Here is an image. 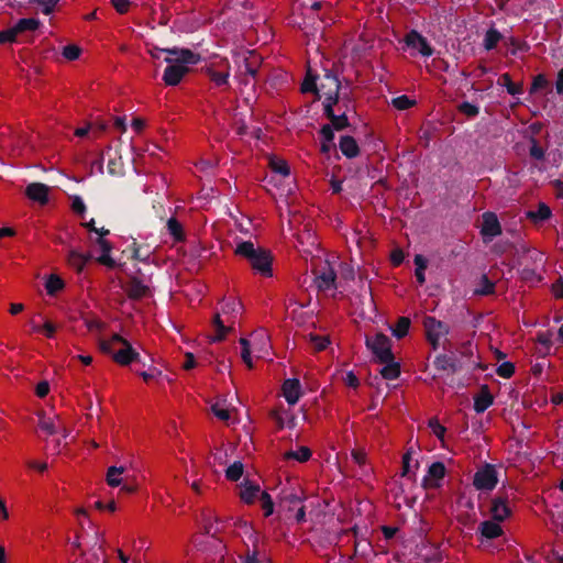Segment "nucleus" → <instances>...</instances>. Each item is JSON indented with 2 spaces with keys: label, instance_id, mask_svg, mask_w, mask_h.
Masks as SVG:
<instances>
[{
  "label": "nucleus",
  "instance_id": "nucleus-1",
  "mask_svg": "<svg viewBox=\"0 0 563 563\" xmlns=\"http://www.w3.org/2000/svg\"><path fill=\"white\" fill-rule=\"evenodd\" d=\"M100 350L111 355L112 360L121 366H128L140 360V353L133 349L126 339L118 333H114L110 340L101 341Z\"/></svg>",
  "mask_w": 563,
  "mask_h": 563
},
{
  "label": "nucleus",
  "instance_id": "nucleus-2",
  "mask_svg": "<svg viewBox=\"0 0 563 563\" xmlns=\"http://www.w3.org/2000/svg\"><path fill=\"white\" fill-rule=\"evenodd\" d=\"M235 253L245 257L252 268L261 275L265 277L273 276V256L269 251L262 247L256 249L251 241H243L238 244Z\"/></svg>",
  "mask_w": 563,
  "mask_h": 563
},
{
  "label": "nucleus",
  "instance_id": "nucleus-3",
  "mask_svg": "<svg viewBox=\"0 0 563 563\" xmlns=\"http://www.w3.org/2000/svg\"><path fill=\"white\" fill-rule=\"evenodd\" d=\"M365 345L375 355L378 362L393 361L391 340L384 333L366 336Z\"/></svg>",
  "mask_w": 563,
  "mask_h": 563
},
{
  "label": "nucleus",
  "instance_id": "nucleus-4",
  "mask_svg": "<svg viewBox=\"0 0 563 563\" xmlns=\"http://www.w3.org/2000/svg\"><path fill=\"white\" fill-rule=\"evenodd\" d=\"M497 483V471L492 464L478 468L473 477V485L477 490H493Z\"/></svg>",
  "mask_w": 563,
  "mask_h": 563
},
{
  "label": "nucleus",
  "instance_id": "nucleus-5",
  "mask_svg": "<svg viewBox=\"0 0 563 563\" xmlns=\"http://www.w3.org/2000/svg\"><path fill=\"white\" fill-rule=\"evenodd\" d=\"M314 285L320 291L336 289V273L331 264L327 261L320 268L313 271Z\"/></svg>",
  "mask_w": 563,
  "mask_h": 563
},
{
  "label": "nucleus",
  "instance_id": "nucleus-6",
  "mask_svg": "<svg viewBox=\"0 0 563 563\" xmlns=\"http://www.w3.org/2000/svg\"><path fill=\"white\" fill-rule=\"evenodd\" d=\"M163 52L169 55L165 58L166 63H175L189 67V65H197L201 60V56L189 48L174 47L163 49Z\"/></svg>",
  "mask_w": 563,
  "mask_h": 563
},
{
  "label": "nucleus",
  "instance_id": "nucleus-7",
  "mask_svg": "<svg viewBox=\"0 0 563 563\" xmlns=\"http://www.w3.org/2000/svg\"><path fill=\"white\" fill-rule=\"evenodd\" d=\"M319 87V95L325 98H340L341 81L331 70H325Z\"/></svg>",
  "mask_w": 563,
  "mask_h": 563
},
{
  "label": "nucleus",
  "instance_id": "nucleus-8",
  "mask_svg": "<svg viewBox=\"0 0 563 563\" xmlns=\"http://www.w3.org/2000/svg\"><path fill=\"white\" fill-rule=\"evenodd\" d=\"M404 41L408 47L418 49L423 57H430L434 53L428 40L416 30L409 31Z\"/></svg>",
  "mask_w": 563,
  "mask_h": 563
},
{
  "label": "nucleus",
  "instance_id": "nucleus-9",
  "mask_svg": "<svg viewBox=\"0 0 563 563\" xmlns=\"http://www.w3.org/2000/svg\"><path fill=\"white\" fill-rule=\"evenodd\" d=\"M501 225L494 212L487 211L483 214V223L481 228V234L484 240H492L501 234Z\"/></svg>",
  "mask_w": 563,
  "mask_h": 563
},
{
  "label": "nucleus",
  "instance_id": "nucleus-10",
  "mask_svg": "<svg viewBox=\"0 0 563 563\" xmlns=\"http://www.w3.org/2000/svg\"><path fill=\"white\" fill-rule=\"evenodd\" d=\"M189 73V67L186 65L168 63L163 74V81L167 86H177L184 76Z\"/></svg>",
  "mask_w": 563,
  "mask_h": 563
},
{
  "label": "nucleus",
  "instance_id": "nucleus-11",
  "mask_svg": "<svg viewBox=\"0 0 563 563\" xmlns=\"http://www.w3.org/2000/svg\"><path fill=\"white\" fill-rule=\"evenodd\" d=\"M283 395L288 405H296L301 397V385L297 378H288L283 383L282 386Z\"/></svg>",
  "mask_w": 563,
  "mask_h": 563
},
{
  "label": "nucleus",
  "instance_id": "nucleus-12",
  "mask_svg": "<svg viewBox=\"0 0 563 563\" xmlns=\"http://www.w3.org/2000/svg\"><path fill=\"white\" fill-rule=\"evenodd\" d=\"M423 327L426 330V334L435 338L441 339L442 336H445L450 332V327L440 321L437 320L434 317H426L423 319Z\"/></svg>",
  "mask_w": 563,
  "mask_h": 563
},
{
  "label": "nucleus",
  "instance_id": "nucleus-13",
  "mask_svg": "<svg viewBox=\"0 0 563 563\" xmlns=\"http://www.w3.org/2000/svg\"><path fill=\"white\" fill-rule=\"evenodd\" d=\"M490 512L495 521H504L510 516L507 496L498 495L492 501Z\"/></svg>",
  "mask_w": 563,
  "mask_h": 563
},
{
  "label": "nucleus",
  "instance_id": "nucleus-14",
  "mask_svg": "<svg viewBox=\"0 0 563 563\" xmlns=\"http://www.w3.org/2000/svg\"><path fill=\"white\" fill-rule=\"evenodd\" d=\"M434 367L440 371H450L451 373H457L462 369L461 362L456 358V356L448 355V354H439L435 356L433 361Z\"/></svg>",
  "mask_w": 563,
  "mask_h": 563
},
{
  "label": "nucleus",
  "instance_id": "nucleus-15",
  "mask_svg": "<svg viewBox=\"0 0 563 563\" xmlns=\"http://www.w3.org/2000/svg\"><path fill=\"white\" fill-rule=\"evenodd\" d=\"M260 65V57L254 52H247V56H244L242 64L239 65V74L255 78L258 73Z\"/></svg>",
  "mask_w": 563,
  "mask_h": 563
},
{
  "label": "nucleus",
  "instance_id": "nucleus-16",
  "mask_svg": "<svg viewBox=\"0 0 563 563\" xmlns=\"http://www.w3.org/2000/svg\"><path fill=\"white\" fill-rule=\"evenodd\" d=\"M48 186L42 183H32L27 185L25 195L29 199L45 205L48 201Z\"/></svg>",
  "mask_w": 563,
  "mask_h": 563
},
{
  "label": "nucleus",
  "instance_id": "nucleus-17",
  "mask_svg": "<svg viewBox=\"0 0 563 563\" xmlns=\"http://www.w3.org/2000/svg\"><path fill=\"white\" fill-rule=\"evenodd\" d=\"M494 404V396L492 395L489 387L483 385L477 395L474 396V410L477 413H483Z\"/></svg>",
  "mask_w": 563,
  "mask_h": 563
},
{
  "label": "nucleus",
  "instance_id": "nucleus-18",
  "mask_svg": "<svg viewBox=\"0 0 563 563\" xmlns=\"http://www.w3.org/2000/svg\"><path fill=\"white\" fill-rule=\"evenodd\" d=\"M126 294L133 300H140L150 294V288L137 277H133L126 285Z\"/></svg>",
  "mask_w": 563,
  "mask_h": 563
},
{
  "label": "nucleus",
  "instance_id": "nucleus-19",
  "mask_svg": "<svg viewBox=\"0 0 563 563\" xmlns=\"http://www.w3.org/2000/svg\"><path fill=\"white\" fill-rule=\"evenodd\" d=\"M96 243L100 246L101 255L97 258V262L108 268H114L117 266L115 261L110 256L112 245L109 241L102 238H97Z\"/></svg>",
  "mask_w": 563,
  "mask_h": 563
},
{
  "label": "nucleus",
  "instance_id": "nucleus-20",
  "mask_svg": "<svg viewBox=\"0 0 563 563\" xmlns=\"http://www.w3.org/2000/svg\"><path fill=\"white\" fill-rule=\"evenodd\" d=\"M339 147L346 158H354L360 154V147L356 140L351 135L340 137Z\"/></svg>",
  "mask_w": 563,
  "mask_h": 563
},
{
  "label": "nucleus",
  "instance_id": "nucleus-21",
  "mask_svg": "<svg viewBox=\"0 0 563 563\" xmlns=\"http://www.w3.org/2000/svg\"><path fill=\"white\" fill-rule=\"evenodd\" d=\"M481 536L485 539L493 540L500 537L504 533L503 528L496 521L486 520L479 526Z\"/></svg>",
  "mask_w": 563,
  "mask_h": 563
},
{
  "label": "nucleus",
  "instance_id": "nucleus-22",
  "mask_svg": "<svg viewBox=\"0 0 563 563\" xmlns=\"http://www.w3.org/2000/svg\"><path fill=\"white\" fill-rule=\"evenodd\" d=\"M261 493L260 485L251 483L249 479H245L242 483V489L240 492L241 499L246 504H253Z\"/></svg>",
  "mask_w": 563,
  "mask_h": 563
},
{
  "label": "nucleus",
  "instance_id": "nucleus-23",
  "mask_svg": "<svg viewBox=\"0 0 563 563\" xmlns=\"http://www.w3.org/2000/svg\"><path fill=\"white\" fill-rule=\"evenodd\" d=\"M212 324L216 329V334L210 339L211 342L223 341L227 334L233 330L232 324H224V321L221 319V314L219 312L214 314Z\"/></svg>",
  "mask_w": 563,
  "mask_h": 563
},
{
  "label": "nucleus",
  "instance_id": "nucleus-24",
  "mask_svg": "<svg viewBox=\"0 0 563 563\" xmlns=\"http://www.w3.org/2000/svg\"><path fill=\"white\" fill-rule=\"evenodd\" d=\"M221 311L227 316V322L233 324L236 316L242 311V303L231 298L222 305Z\"/></svg>",
  "mask_w": 563,
  "mask_h": 563
},
{
  "label": "nucleus",
  "instance_id": "nucleus-25",
  "mask_svg": "<svg viewBox=\"0 0 563 563\" xmlns=\"http://www.w3.org/2000/svg\"><path fill=\"white\" fill-rule=\"evenodd\" d=\"M445 475V466L442 462H433L428 468V475L423 478V484L427 485L429 479H433L435 482L442 479ZM431 486L438 487L439 484L434 483Z\"/></svg>",
  "mask_w": 563,
  "mask_h": 563
},
{
  "label": "nucleus",
  "instance_id": "nucleus-26",
  "mask_svg": "<svg viewBox=\"0 0 563 563\" xmlns=\"http://www.w3.org/2000/svg\"><path fill=\"white\" fill-rule=\"evenodd\" d=\"M92 256L87 253H80L78 251L71 250L68 255V263L73 266L77 272H81L86 264L90 262Z\"/></svg>",
  "mask_w": 563,
  "mask_h": 563
},
{
  "label": "nucleus",
  "instance_id": "nucleus-27",
  "mask_svg": "<svg viewBox=\"0 0 563 563\" xmlns=\"http://www.w3.org/2000/svg\"><path fill=\"white\" fill-rule=\"evenodd\" d=\"M380 363L385 364L380 369V375L383 376V378L393 380L399 377L400 365L398 362L395 361V357L393 358V361H386Z\"/></svg>",
  "mask_w": 563,
  "mask_h": 563
},
{
  "label": "nucleus",
  "instance_id": "nucleus-28",
  "mask_svg": "<svg viewBox=\"0 0 563 563\" xmlns=\"http://www.w3.org/2000/svg\"><path fill=\"white\" fill-rule=\"evenodd\" d=\"M41 21L35 18H23L20 19L14 25V31L19 34H22L27 31H35L40 27Z\"/></svg>",
  "mask_w": 563,
  "mask_h": 563
},
{
  "label": "nucleus",
  "instance_id": "nucleus-29",
  "mask_svg": "<svg viewBox=\"0 0 563 563\" xmlns=\"http://www.w3.org/2000/svg\"><path fill=\"white\" fill-rule=\"evenodd\" d=\"M495 294V283L486 274L479 278L478 286L474 289L475 296H489Z\"/></svg>",
  "mask_w": 563,
  "mask_h": 563
},
{
  "label": "nucleus",
  "instance_id": "nucleus-30",
  "mask_svg": "<svg viewBox=\"0 0 563 563\" xmlns=\"http://www.w3.org/2000/svg\"><path fill=\"white\" fill-rule=\"evenodd\" d=\"M497 84L505 87L507 92L511 96L522 93V86L519 84H515L511 79V76L508 73L503 74L499 77Z\"/></svg>",
  "mask_w": 563,
  "mask_h": 563
},
{
  "label": "nucleus",
  "instance_id": "nucleus-31",
  "mask_svg": "<svg viewBox=\"0 0 563 563\" xmlns=\"http://www.w3.org/2000/svg\"><path fill=\"white\" fill-rule=\"evenodd\" d=\"M501 38V33L497 29L490 27L485 33L483 46L486 51H492L497 46Z\"/></svg>",
  "mask_w": 563,
  "mask_h": 563
},
{
  "label": "nucleus",
  "instance_id": "nucleus-32",
  "mask_svg": "<svg viewBox=\"0 0 563 563\" xmlns=\"http://www.w3.org/2000/svg\"><path fill=\"white\" fill-rule=\"evenodd\" d=\"M311 450L307 446L299 448L298 451H287L284 454L285 460H296L300 463L307 462L311 457Z\"/></svg>",
  "mask_w": 563,
  "mask_h": 563
},
{
  "label": "nucleus",
  "instance_id": "nucleus-33",
  "mask_svg": "<svg viewBox=\"0 0 563 563\" xmlns=\"http://www.w3.org/2000/svg\"><path fill=\"white\" fill-rule=\"evenodd\" d=\"M410 319L408 317L398 318L395 327L391 329L393 335L397 339H402L407 335L410 328Z\"/></svg>",
  "mask_w": 563,
  "mask_h": 563
},
{
  "label": "nucleus",
  "instance_id": "nucleus-34",
  "mask_svg": "<svg viewBox=\"0 0 563 563\" xmlns=\"http://www.w3.org/2000/svg\"><path fill=\"white\" fill-rule=\"evenodd\" d=\"M167 230L175 241L180 242L185 239L183 225L176 218L168 219Z\"/></svg>",
  "mask_w": 563,
  "mask_h": 563
},
{
  "label": "nucleus",
  "instance_id": "nucleus-35",
  "mask_svg": "<svg viewBox=\"0 0 563 563\" xmlns=\"http://www.w3.org/2000/svg\"><path fill=\"white\" fill-rule=\"evenodd\" d=\"M123 466H110L107 472V483L111 487H118L121 485L122 479L119 477L124 472Z\"/></svg>",
  "mask_w": 563,
  "mask_h": 563
},
{
  "label": "nucleus",
  "instance_id": "nucleus-36",
  "mask_svg": "<svg viewBox=\"0 0 563 563\" xmlns=\"http://www.w3.org/2000/svg\"><path fill=\"white\" fill-rule=\"evenodd\" d=\"M317 76L308 73L303 82L301 84V91L303 93L313 92L317 96V99H321V95H319V87L317 85Z\"/></svg>",
  "mask_w": 563,
  "mask_h": 563
},
{
  "label": "nucleus",
  "instance_id": "nucleus-37",
  "mask_svg": "<svg viewBox=\"0 0 563 563\" xmlns=\"http://www.w3.org/2000/svg\"><path fill=\"white\" fill-rule=\"evenodd\" d=\"M244 472V465L240 461H235L225 470V477L231 482H238Z\"/></svg>",
  "mask_w": 563,
  "mask_h": 563
},
{
  "label": "nucleus",
  "instance_id": "nucleus-38",
  "mask_svg": "<svg viewBox=\"0 0 563 563\" xmlns=\"http://www.w3.org/2000/svg\"><path fill=\"white\" fill-rule=\"evenodd\" d=\"M551 209L545 203H539L538 209L528 212V218L533 221H544L551 217Z\"/></svg>",
  "mask_w": 563,
  "mask_h": 563
},
{
  "label": "nucleus",
  "instance_id": "nucleus-39",
  "mask_svg": "<svg viewBox=\"0 0 563 563\" xmlns=\"http://www.w3.org/2000/svg\"><path fill=\"white\" fill-rule=\"evenodd\" d=\"M206 74L208 77L217 85V86H224L228 85L229 81V71H217L210 67L206 68Z\"/></svg>",
  "mask_w": 563,
  "mask_h": 563
},
{
  "label": "nucleus",
  "instance_id": "nucleus-40",
  "mask_svg": "<svg viewBox=\"0 0 563 563\" xmlns=\"http://www.w3.org/2000/svg\"><path fill=\"white\" fill-rule=\"evenodd\" d=\"M308 341L314 351L320 352L327 349L330 344V339L328 336L310 333L308 335Z\"/></svg>",
  "mask_w": 563,
  "mask_h": 563
},
{
  "label": "nucleus",
  "instance_id": "nucleus-41",
  "mask_svg": "<svg viewBox=\"0 0 563 563\" xmlns=\"http://www.w3.org/2000/svg\"><path fill=\"white\" fill-rule=\"evenodd\" d=\"M45 288L48 295H55L64 288V282L57 275H51L45 283Z\"/></svg>",
  "mask_w": 563,
  "mask_h": 563
},
{
  "label": "nucleus",
  "instance_id": "nucleus-42",
  "mask_svg": "<svg viewBox=\"0 0 563 563\" xmlns=\"http://www.w3.org/2000/svg\"><path fill=\"white\" fill-rule=\"evenodd\" d=\"M331 126L335 131H343L344 129L350 126V122L346 115V111H343L341 114H335L331 120Z\"/></svg>",
  "mask_w": 563,
  "mask_h": 563
},
{
  "label": "nucleus",
  "instance_id": "nucleus-43",
  "mask_svg": "<svg viewBox=\"0 0 563 563\" xmlns=\"http://www.w3.org/2000/svg\"><path fill=\"white\" fill-rule=\"evenodd\" d=\"M260 500L262 504V509L264 510V516H272L274 514V501L271 495L267 492H262L260 495Z\"/></svg>",
  "mask_w": 563,
  "mask_h": 563
},
{
  "label": "nucleus",
  "instance_id": "nucleus-44",
  "mask_svg": "<svg viewBox=\"0 0 563 563\" xmlns=\"http://www.w3.org/2000/svg\"><path fill=\"white\" fill-rule=\"evenodd\" d=\"M107 168H108V173L111 176H123L124 175V167H123L121 157L109 159Z\"/></svg>",
  "mask_w": 563,
  "mask_h": 563
},
{
  "label": "nucleus",
  "instance_id": "nucleus-45",
  "mask_svg": "<svg viewBox=\"0 0 563 563\" xmlns=\"http://www.w3.org/2000/svg\"><path fill=\"white\" fill-rule=\"evenodd\" d=\"M415 103L416 101L406 95L398 96L391 100V104L398 110H407L415 106Z\"/></svg>",
  "mask_w": 563,
  "mask_h": 563
},
{
  "label": "nucleus",
  "instance_id": "nucleus-46",
  "mask_svg": "<svg viewBox=\"0 0 563 563\" xmlns=\"http://www.w3.org/2000/svg\"><path fill=\"white\" fill-rule=\"evenodd\" d=\"M31 3H35L42 8V13L49 15L54 12L55 7L59 0H29Z\"/></svg>",
  "mask_w": 563,
  "mask_h": 563
},
{
  "label": "nucleus",
  "instance_id": "nucleus-47",
  "mask_svg": "<svg viewBox=\"0 0 563 563\" xmlns=\"http://www.w3.org/2000/svg\"><path fill=\"white\" fill-rule=\"evenodd\" d=\"M496 373L503 378H510L515 374V364L511 362H503L496 368Z\"/></svg>",
  "mask_w": 563,
  "mask_h": 563
},
{
  "label": "nucleus",
  "instance_id": "nucleus-48",
  "mask_svg": "<svg viewBox=\"0 0 563 563\" xmlns=\"http://www.w3.org/2000/svg\"><path fill=\"white\" fill-rule=\"evenodd\" d=\"M339 100H340V98H334V97L324 99L323 113L329 120H331L335 115L333 108H334V106L339 104Z\"/></svg>",
  "mask_w": 563,
  "mask_h": 563
},
{
  "label": "nucleus",
  "instance_id": "nucleus-49",
  "mask_svg": "<svg viewBox=\"0 0 563 563\" xmlns=\"http://www.w3.org/2000/svg\"><path fill=\"white\" fill-rule=\"evenodd\" d=\"M240 344L242 346L241 357H242L243 362L247 365V367L252 368L253 363H252V358H251L250 342L247 339L241 338Z\"/></svg>",
  "mask_w": 563,
  "mask_h": 563
},
{
  "label": "nucleus",
  "instance_id": "nucleus-50",
  "mask_svg": "<svg viewBox=\"0 0 563 563\" xmlns=\"http://www.w3.org/2000/svg\"><path fill=\"white\" fill-rule=\"evenodd\" d=\"M459 111L468 118H474L479 113V108L468 101H463L459 106Z\"/></svg>",
  "mask_w": 563,
  "mask_h": 563
},
{
  "label": "nucleus",
  "instance_id": "nucleus-51",
  "mask_svg": "<svg viewBox=\"0 0 563 563\" xmlns=\"http://www.w3.org/2000/svg\"><path fill=\"white\" fill-rule=\"evenodd\" d=\"M81 49L75 44L66 45L63 48V56L68 60H75L80 56Z\"/></svg>",
  "mask_w": 563,
  "mask_h": 563
},
{
  "label": "nucleus",
  "instance_id": "nucleus-52",
  "mask_svg": "<svg viewBox=\"0 0 563 563\" xmlns=\"http://www.w3.org/2000/svg\"><path fill=\"white\" fill-rule=\"evenodd\" d=\"M271 167H272L273 172H275L284 177L289 176V174H290V168L285 161H282V159L273 161L271 163Z\"/></svg>",
  "mask_w": 563,
  "mask_h": 563
},
{
  "label": "nucleus",
  "instance_id": "nucleus-53",
  "mask_svg": "<svg viewBox=\"0 0 563 563\" xmlns=\"http://www.w3.org/2000/svg\"><path fill=\"white\" fill-rule=\"evenodd\" d=\"M529 154L531 157H533L534 159H538V161H541L544 158V150L542 148V146H540V144L538 143L537 140L532 139L531 140V146L529 148Z\"/></svg>",
  "mask_w": 563,
  "mask_h": 563
},
{
  "label": "nucleus",
  "instance_id": "nucleus-54",
  "mask_svg": "<svg viewBox=\"0 0 563 563\" xmlns=\"http://www.w3.org/2000/svg\"><path fill=\"white\" fill-rule=\"evenodd\" d=\"M18 33L14 31V27L11 26L3 31H0V44L12 43L15 42Z\"/></svg>",
  "mask_w": 563,
  "mask_h": 563
},
{
  "label": "nucleus",
  "instance_id": "nucleus-55",
  "mask_svg": "<svg viewBox=\"0 0 563 563\" xmlns=\"http://www.w3.org/2000/svg\"><path fill=\"white\" fill-rule=\"evenodd\" d=\"M38 427L49 435H53V434L57 433V431H58V428L55 424V422L49 419H47V420L44 418L40 419Z\"/></svg>",
  "mask_w": 563,
  "mask_h": 563
},
{
  "label": "nucleus",
  "instance_id": "nucleus-56",
  "mask_svg": "<svg viewBox=\"0 0 563 563\" xmlns=\"http://www.w3.org/2000/svg\"><path fill=\"white\" fill-rule=\"evenodd\" d=\"M216 523H219L218 518L216 519ZM220 532H221V528L219 527V525L214 526L213 523H211L209 521V519H205V525H203V533L205 534L216 538V536Z\"/></svg>",
  "mask_w": 563,
  "mask_h": 563
},
{
  "label": "nucleus",
  "instance_id": "nucleus-57",
  "mask_svg": "<svg viewBox=\"0 0 563 563\" xmlns=\"http://www.w3.org/2000/svg\"><path fill=\"white\" fill-rule=\"evenodd\" d=\"M302 501V497L295 493L287 494L283 497L282 504H288V510L291 511L294 506L300 504Z\"/></svg>",
  "mask_w": 563,
  "mask_h": 563
},
{
  "label": "nucleus",
  "instance_id": "nucleus-58",
  "mask_svg": "<svg viewBox=\"0 0 563 563\" xmlns=\"http://www.w3.org/2000/svg\"><path fill=\"white\" fill-rule=\"evenodd\" d=\"M552 335L553 334L550 331L539 332L537 334V341L547 350H550V347L552 346Z\"/></svg>",
  "mask_w": 563,
  "mask_h": 563
},
{
  "label": "nucleus",
  "instance_id": "nucleus-59",
  "mask_svg": "<svg viewBox=\"0 0 563 563\" xmlns=\"http://www.w3.org/2000/svg\"><path fill=\"white\" fill-rule=\"evenodd\" d=\"M429 427L439 439H442L444 437L445 428L439 422L437 418H432L429 420Z\"/></svg>",
  "mask_w": 563,
  "mask_h": 563
},
{
  "label": "nucleus",
  "instance_id": "nucleus-60",
  "mask_svg": "<svg viewBox=\"0 0 563 563\" xmlns=\"http://www.w3.org/2000/svg\"><path fill=\"white\" fill-rule=\"evenodd\" d=\"M334 129L330 125V124H324L321 129H320V135H321V141H325V142H333L334 140Z\"/></svg>",
  "mask_w": 563,
  "mask_h": 563
},
{
  "label": "nucleus",
  "instance_id": "nucleus-61",
  "mask_svg": "<svg viewBox=\"0 0 563 563\" xmlns=\"http://www.w3.org/2000/svg\"><path fill=\"white\" fill-rule=\"evenodd\" d=\"M71 209L74 212L84 216L86 212V205L79 196H75L71 202Z\"/></svg>",
  "mask_w": 563,
  "mask_h": 563
},
{
  "label": "nucleus",
  "instance_id": "nucleus-62",
  "mask_svg": "<svg viewBox=\"0 0 563 563\" xmlns=\"http://www.w3.org/2000/svg\"><path fill=\"white\" fill-rule=\"evenodd\" d=\"M211 410L213 415L222 421H227L230 419V411L228 409L221 408L218 404L213 405L211 407Z\"/></svg>",
  "mask_w": 563,
  "mask_h": 563
},
{
  "label": "nucleus",
  "instance_id": "nucleus-63",
  "mask_svg": "<svg viewBox=\"0 0 563 563\" xmlns=\"http://www.w3.org/2000/svg\"><path fill=\"white\" fill-rule=\"evenodd\" d=\"M548 86V80L544 75L540 74L537 77H534L532 86H531V92L543 89Z\"/></svg>",
  "mask_w": 563,
  "mask_h": 563
},
{
  "label": "nucleus",
  "instance_id": "nucleus-64",
  "mask_svg": "<svg viewBox=\"0 0 563 563\" xmlns=\"http://www.w3.org/2000/svg\"><path fill=\"white\" fill-rule=\"evenodd\" d=\"M48 391H49V385H48V383L46 380L40 382L36 385L35 394L40 398H44L45 396H47Z\"/></svg>",
  "mask_w": 563,
  "mask_h": 563
}]
</instances>
